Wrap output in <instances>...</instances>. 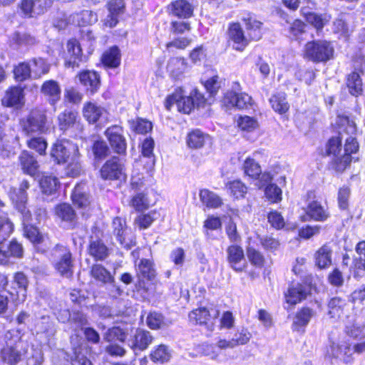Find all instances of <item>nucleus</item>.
I'll list each match as a JSON object with an SVG mask.
<instances>
[{"label":"nucleus","mask_w":365,"mask_h":365,"mask_svg":"<svg viewBox=\"0 0 365 365\" xmlns=\"http://www.w3.org/2000/svg\"><path fill=\"white\" fill-rule=\"evenodd\" d=\"M58 185L59 182L58 178L51 175L43 176L40 181L42 192L47 195L55 193Z\"/></svg>","instance_id":"obj_50"},{"label":"nucleus","mask_w":365,"mask_h":365,"mask_svg":"<svg viewBox=\"0 0 365 365\" xmlns=\"http://www.w3.org/2000/svg\"><path fill=\"white\" fill-rule=\"evenodd\" d=\"M78 113L70 110H65L58 115V125L60 130H67L77 122Z\"/></svg>","instance_id":"obj_36"},{"label":"nucleus","mask_w":365,"mask_h":365,"mask_svg":"<svg viewBox=\"0 0 365 365\" xmlns=\"http://www.w3.org/2000/svg\"><path fill=\"white\" fill-rule=\"evenodd\" d=\"M28 64L32 78L34 79L40 78L42 76L47 74L51 68V65L42 58H34L28 62Z\"/></svg>","instance_id":"obj_28"},{"label":"nucleus","mask_w":365,"mask_h":365,"mask_svg":"<svg viewBox=\"0 0 365 365\" xmlns=\"http://www.w3.org/2000/svg\"><path fill=\"white\" fill-rule=\"evenodd\" d=\"M314 315V312L310 308L303 307L299 309L295 314L292 323V329L294 331H304V328L308 325L310 319Z\"/></svg>","instance_id":"obj_25"},{"label":"nucleus","mask_w":365,"mask_h":365,"mask_svg":"<svg viewBox=\"0 0 365 365\" xmlns=\"http://www.w3.org/2000/svg\"><path fill=\"white\" fill-rule=\"evenodd\" d=\"M227 187L236 199L245 197L247 192V186L242 181L238 180L230 182L227 183Z\"/></svg>","instance_id":"obj_58"},{"label":"nucleus","mask_w":365,"mask_h":365,"mask_svg":"<svg viewBox=\"0 0 365 365\" xmlns=\"http://www.w3.org/2000/svg\"><path fill=\"white\" fill-rule=\"evenodd\" d=\"M103 63L110 68H116L120 63V50L117 46L111 47L102 56Z\"/></svg>","instance_id":"obj_41"},{"label":"nucleus","mask_w":365,"mask_h":365,"mask_svg":"<svg viewBox=\"0 0 365 365\" xmlns=\"http://www.w3.org/2000/svg\"><path fill=\"white\" fill-rule=\"evenodd\" d=\"M265 195L272 202H277L282 199V190L275 184H269L266 187Z\"/></svg>","instance_id":"obj_64"},{"label":"nucleus","mask_w":365,"mask_h":365,"mask_svg":"<svg viewBox=\"0 0 365 365\" xmlns=\"http://www.w3.org/2000/svg\"><path fill=\"white\" fill-rule=\"evenodd\" d=\"M79 81L87 91L96 93L101 86L100 75L92 71H83L78 75Z\"/></svg>","instance_id":"obj_24"},{"label":"nucleus","mask_w":365,"mask_h":365,"mask_svg":"<svg viewBox=\"0 0 365 365\" xmlns=\"http://www.w3.org/2000/svg\"><path fill=\"white\" fill-rule=\"evenodd\" d=\"M13 231V224L7 215L0 210V264H8L13 259L21 258L24 249L21 244L13 240L9 244L3 243Z\"/></svg>","instance_id":"obj_2"},{"label":"nucleus","mask_w":365,"mask_h":365,"mask_svg":"<svg viewBox=\"0 0 365 365\" xmlns=\"http://www.w3.org/2000/svg\"><path fill=\"white\" fill-rule=\"evenodd\" d=\"M340 122L342 126H344L342 133L348 136L345 138L343 154L335 159V170L338 172H342L346 169L351 161V155L356 153L359 150V143L354 136L356 132L355 123L350 120L348 117L340 118Z\"/></svg>","instance_id":"obj_4"},{"label":"nucleus","mask_w":365,"mask_h":365,"mask_svg":"<svg viewBox=\"0 0 365 365\" xmlns=\"http://www.w3.org/2000/svg\"><path fill=\"white\" fill-rule=\"evenodd\" d=\"M187 69V63L183 58L173 57L169 59L167 70L170 76L175 79L180 78Z\"/></svg>","instance_id":"obj_31"},{"label":"nucleus","mask_w":365,"mask_h":365,"mask_svg":"<svg viewBox=\"0 0 365 365\" xmlns=\"http://www.w3.org/2000/svg\"><path fill=\"white\" fill-rule=\"evenodd\" d=\"M334 53V47L327 41L308 42L305 46L307 57L314 62H325L329 60Z\"/></svg>","instance_id":"obj_7"},{"label":"nucleus","mask_w":365,"mask_h":365,"mask_svg":"<svg viewBox=\"0 0 365 365\" xmlns=\"http://www.w3.org/2000/svg\"><path fill=\"white\" fill-rule=\"evenodd\" d=\"M146 324L152 329H158L167 326L163 315L156 312H150L148 315Z\"/></svg>","instance_id":"obj_56"},{"label":"nucleus","mask_w":365,"mask_h":365,"mask_svg":"<svg viewBox=\"0 0 365 365\" xmlns=\"http://www.w3.org/2000/svg\"><path fill=\"white\" fill-rule=\"evenodd\" d=\"M242 170L244 174L252 179H257L262 174L261 166L252 158L247 157L243 164Z\"/></svg>","instance_id":"obj_38"},{"label":"nucleus","mask_w":365,"mask_h":365,"mask_svg":"<svg viewBox=\"0 0 365 365\" xmlns=\"http://www.w3.org/2000/svg\"><path fill=\"white\" fill-rule=\"evenodd\" d=\"M21 125L23 132L30 136L45 133L48 129L45 112L38 109L31 110L26 118L22 119Z\"/></svg>","instance_id":"obj_6"},{"label":"nucleus","mask_w":365,"mask_h":365,"mask_svg":"<svg viewBox=\"0 0 365 365\" xmlns=\"http://www.w3.org/2000/svg\"><path fill=\"white\" fill-rule=\"evenodd\" d=\"M208 138V135L197 129L192 130L188 134L187 137V143L190 148H200L204 145L205 140Z\"/></svg>","instance_id":"obj_47"},{"label":"nucleus","mask_w":365,"mask_h":365,"mask_svg":"<svg viewBox=\"0 0 365 365\" xmlns=\"http://www.w3.org/2000/svg\"><path fill=\"white\" fill-rule=\"evenodd\" d=\"M189 319L193 324L207 325L210 319V314L206 308L202 307L192 311L189 314Z\"/></svg>","instance_id":"obj_49"},{"label":"nucleus","mask_w":365,"mask_h":365,"mask_svg":"<svg viewBox=\"0 0 365 365\" xmlns=\"http://www.w3.org/2000/svg\"><path fill=\"white\" fill-rule=\"evenodd\" d=\"M51 158L58 164H68V173L73 177L77 176L81 171L80 153L76 144L68 140H61L53 144Z\"/></svg>","instance_id":"obj_1"},{"label":"nucleus","mask_w":365,"mask_h":365,"mask_svg":"<svg viewBox=\"0 0 365 365\" xmlns=\"http://www.w3.org/2000/svg\"><path fill=\"white\" fill-rule=\"evenodd\" d=\"M101 175L105 180H123L126 177L123 159L113 157L107 160L101 170Z\"/></svg>","instance_id":"obj_9"},{"label":"nucleus","mask_w":365,"mask_h":365,"mask_svg":"<svg viewBox=\"0 0 365 365\" xmlns=\"http://www.w3.org/2000/svg\"><path fill=\"white\" fill-rule=\"evenodd\" d=\"M200 198L202 202L207 207L217 208L222 203L220 196L207 189L200 190Z\"/></svg>","instance_id":"obj_43"},{"label":"nucleus","mask_w":365,"mask_h":365,"mask_svg":"<svg viewBox=\"0 0 365 365\" xmlns=\"http://www.w3.org/2000/svg\"><path fill=\"white\" fill-rule=\"evenodd\" d=\"M68 57L66 60L65 66L74 68L78 67L80 63L85 61L86 57L82 55L81 48L76 39H71L67 43Z\"/></svg>","instance_id":"obj_18"},{"label":"nucleus","mask_w":365,"mask_h":365,"mask_svg":"<svg viewBox=\"0 0 365 365\" xmlns=\"http://www.w3.org/2000/svg\"><path fill=\"white\" fill-rule=\"evenodd\" d=\"M227 261L230 267L237 272H242L244 266L241 265V262L245 259L244 251L242 248L236 245H230L227 249Z\"/></svg>","instance_id":"obj_23"},{"label":"nucleus","mask_w":365,"mask_h":365,"mask_svg":"<svg viewBox=\"0 0 365 365\" xmlns=\"http://www.w3.org/2000/svg\"><path fill=\"white\" fill-rule=\"evenodd\" d=\"M70 21L79 26L91 24L97 21L96 14L88 10H83L80 13L70 16Z\"/></svg>","instance_id":"obj_42"},{"label":"nucleus","mask_w":365,"mask_h":365,"mask_svg":"<svg viewBox=\"0 0 365 365\" xmlns=\"http://www.w3.org/2000/svg\"><path fill=\"white\" fill-rule=\"evenodd\" d=\"M51 259L55 269L62 277L69 278L73 275V261L68 247L60 244L56 245L51 250Z\"/></svg>","instance_id":"obj_5"},{"label":"nucleus","mask_w":365,"mask_h":365,"mask_svg":"<svg viewBox=\"0 0 365 365\" xmlns=\"http://www.w3.org/2000/svg\"><path fill=\"white\" fill-rule=\"evenodd\" d=\"M83 116L89 123H95L106 114V109L96 103L88 101L84 103Z\"/></svg>","instance_id":"obj_22"},{"label":"nucleus","mask_w":365,"mask_h":365,"mask_svg":"<svg viewBox=\"0 0 365 365\" xmlns=\"http://www.w3.org/2000/svg\"><path fill=\"white\" fill-rule=\"evenodd\" d=\"M14 78L18 82H23L32 78L28 62H21L14 68Z\"/></svg>","instance_id":"obj_55"},{"label":"nucleus","mask_w":365,"mask_h":365,"mask_svg":"<svg viewBox=\"0 0 365 365\" xmlns=\"http://www.w3.org/2000/svg\"><path fill=\"white\" fill-rule=\"evenodd\" d=\"M32 331L41 340L49 341L55 335L56 327L49 316L43 315L35 319Z\"/></svg>","instance_id":"obj_11"},{"label":"nucleus","mask_w":365,"mask_h":365,"mask_svg":"<svg viewBox=\"0 0 365 365\" xmlns=\"http://www.w3.org/2000/svg\"><path fill=\"white\" fill-rule=\"evenodd\" d=\"M91 274L94 279L104 284L112 282L114 279V277L111 275L110 272L98 264L92 266Z\"/></svg>","instance_id":"obj_45"},{"label":"nucleus","mask_w":365,"mask_h":365,"mask_svg":"<svg viewBox=\"0 0 365 365\" xmlns=\"http://www.w3.org/2000/svg\"><path fill=\"white\" fill-rule=\"evenodd\" d=\"M346 86L352 96H358L360 95L362 92V81L359 73L353 71L350 73L347 77Z\"/></svg>","instance_id":"obj_44"},{"label":"nucleus","mask_w":365,"mask_h":365,"mask_svg":"<svg viewBox=\"0 0 365 365\" xmlns=\"http://www.w3.org/2000/svg\"><path fill=\"white\" fill-rule=\"evenodd\" d=\"M345 305L344 299L337 297L331 298L328 304L329 315L331 318H339L342 314Z\"/></svg>","instance_id":"obj_51"},{"label":"nucleus","mask_w":365,"mask_h":365,"mask_svg":"<svg viewBox=\"0 0 365 365\" xmlns=\"http://www.w3.org/2000/svg\"><path fill=\"white\" fill-rule=\"evenodd\" d=\"M56 215L64 223L68 229H73L77 224V215L73 208L67 203L58 205L55 207Z\"/></svg>","instance_id":"obj_17"},{"label":"nucleus","mask_w":365,"mask_h":365,"mask_svg":"<svg viewBox=\"0 0 365 365\" xmlns=\"http://www.w3.org/2000/svg\"><path fill=\"white\" fill-rule=\"evenodd\" d=\"M308 286L299 283L290 285L287 292L284 293L286 302L291 305H295L305 299L309 293Z\"/></svg>","instance_id":"obj_16"},{"label":"nucleus","mask_w":365,"mask_h":365,"mask_svg":"<svg viewBox=\"0 0 365 365\" xmlns=\"http://www.w3.org/2000/svg\"><path fill=\"white\" fill-rule=\"evenodd\" d=\"M339 135L329 139L327 145V153L328 155H333V165L335 168V159L341 157V140L344 138L342 130L339 132Z\"/></svg>","instance_id":"obj_37"},{"label":"nucleus","mask_w":365,"mask_h":365,"mask_svg":"<svg viewBox=\"0 0 365 365\" xmlns=\"http://www.w3.org/2000/svg\"><path fill=\"white\" fill-rule=\"evenodd\" d=\"M346 333L354 338L365 336V325L354 322H349L345 327Z\"/></svg>","instance_id":"obj_59"},{"label":"nucleus","mask_w":365,"mask_h":365,"mask_svg":"<svg viewBox=\"0 0 365 365\" xmlns=\"http://www.w3.org/2000/svg\"><path fill=\"white\" fill-rule=\"evenodd\" d=\"M228 41L234 50L243 51L249 45L250 38L245 34L240 23H231L227 29Z\"/></svg>","instance_id":"obj_12"},{"label":"nucleus","mask_w":365,"mask_h":365,"mask_svg":"<svg viewBox=\"0 0 365 365\" xmlns=\"http://www.w3.org/2000/svg\"><path fill=\"white\" fill-rule=\"evenodd\" d=\"M71 198L73 204L78 207H87L90 204V200L86 185L83 183L78 184L73 189Z\"/></svg>","instance_id":"obj_32"},{"label":"nucleus","mask_w":365,"mask_h":365,"mask_svg":"<svg viewBox=\"0 0 365 365\" xmlns=\"http://www.w3.org/2000/svg\"><path fill=\"white\" fill-rule=\"evenodd\" d=\"M247 255L251 262L255 267H262L264 264V257L262 254L253 247L247 249Z\"/></svg>","instance_id":"obj_61"},{"label":"nucleus","mask_w":365,"mask_h":365,"mask_svg":"<svg viewBox=\"0 0 365 365\" xmlns=\"http://www.w3.org/2000/svg\"><path fill=\"white\" fill-rule=\"evenodd\" d=\"M332 250L327 245L320 247L314 255L315 264L320 269H325L331 264Z\"/></svg>","instance_id":"obj_33"},{"label":"nucleus","mask_w":365,"mask_h":365,"mask_svg":"<svg viewBox=\"0 0 365 365\" xmlns=\"http://www.w3.org/2000/svg\"><path fill=\"white\" fill-rule=\"evenodd\" d=\"M153 340V336L150 331L137 329L127 341L128 346L137 354L138 351H143L148 349Z\"/></svg>","instance_id":"obj_13"},{"label":"nucleus","mask_w":365,"mask_h":365,"mask_svg":"<svg viewBox=\"0 0 365 365\" xmlns=\"http://www.w3.org/2000/svg\"><path fill=\"white\" fill-rule=\"evenodd\" d=\"M307 21L313 25L317 30L322 29L329 21V19L324 16L319 15L314 13H310L307 16Z\"/></svg>","instance_id":"obj_63"},{"label":"nucleus","mask_w":365,"mask_h":365,"mask_svg":"<svg viewBox=\"0 0 365 365\" xmlns=\"http://www.w3.org/2000/svg\"><path fill=\"white\" fill-rule=\"evenodd\" d=\"M171 357L170 351L164 344H160L155 348L150 353V359L154 362L163 364L168 362Z\"/></svg>","instance_id":"obj_48"},{"label":"nucleus","mask_w":365,"mask_h":365,"mask_svg":"<svg viewBox=\"0 0 365 365\" xmlns=\"http://www.w3.org/2000/svg\"><path fill=\"white\" fill-rule=\"evenodd\" d=\"M113 235L120 245L126 250L131 249L135 245V238L131 229L128 228L124 220L114 218L113 221Z\"/></svg>","instance_id":"obj_8"},{"label":"nucleus","mask_w":365,"mask_h":365,"mask_svg":"<svg viewBox=\"0 0 365 365\" xmlns=\"http://www.w3.org/2000/svg\"><path fill=\"white\" fill-rule=\"evenodd\" d=\"M19 161L24 173L35 176L38 170V163L28 151H23L19 156Z\"/></svg>","instance_id":"obj_29"},{"label":"nucleus","mask_w":365,"mask_h":365,"mask_svg":"<svg viewBox=\"0 0 365 365\" xmlns=\"http://www.w3.org/2000/svg\"><path fill=\"white\" fill-rule=\"evenodd\" d=\"M109 14L104 20V24L110 28L115 27L118 22V16L124 12L123 0H111L108 4Z\"/></svg>","instance_id":"obj_21"},{"label":"nucleus","mask_w":365,"mask_h":365,"mask_svg":"<svg viewBox=\"0 0 365 365\" xmlns=\"http://www.w3.org/2000/svg\"><path fill=\"white\" fill-rule=\"evenodd\" d=\"M89 254L96 260H103L108 255V249L101 240L91 241L89 245Z\"/></svg>","instance_id":"obj_40"},{"label":"nucleus","mask_w":365,"mask_h":365,"mask_svg":"<svg viewBox=\"0 0 365 365\" xmlns=\"http://www.w3.org/2000/svg\"><path fill=\"white\" fill-rule=\"evenodd\" d=\"M105 134L115 153L119 155L125 153L127 143L120 127L111 126L106 129Z\"/></svg>","instance_id":"obj_14"},{"label":"nucleus","mask_w":365,"mask_h":365,"mask_svg":"<svg viewBox=\"0 0 365 365\" xmlns=\"http://www.w3.org/2000/svg\"><path fill=\"white\" fill-rule=\"evenodd\" d=\"M352 350L346 344L334 345L332 346V354L334 357L342 360L345 363H349L352 361Z\"/></svg>","instance_id":"obj_52"},{"label":"nucleus","mask_w":365,"mask_h":365,"mask_svg":"<svg viewBox=\"0 0 365 365\" xmlns=\"http://www.w3.org/2000/svg\"><path fill=\"white\" fill-rule=\"evenodd\" d=\"M30 187L29 182L26 180H24L19 189V193L15 200V207L19 212L21 213L26 220L31 218V211L26 207L27 193L26 190Z\"/></svg>","instance_id":"obj_20"},{"label":"nucleus","mask_w":365,"mask_h":365,"mask_svg":"<svg viewBox=\"0 0 365 365\" xmlns=\"http://www.w3.org/2000/svg\"><path fill=\"white\" fill-rule=\"evenodd\" d=\"M23 88L19 86L11 88L2 98V104L7 107L21 105L24 98Z\"/></svg>","instance_id":"obj_30"},{"label":"nucleus","mask_w":365,"mask_h":365,"mask_svg":"<svg viewBox=\"0 0 365 365\" xmlns=\"http://www.w3.org/2000/svg\"><path fill=\"white\" fill-rule=\"evenodd\" d=\"M272 109L279 114H284L289 109V104L287 101V95L284 92L273 94L269 98Z\"/></svg>","instance_id":"obj_34"},{"label":"nucleus","mask_w":365,"mask_h":365,"mask_svg":"<svg viewBox=\"0 0 365 365\" xmlns=\"http://www.w3.org/2000/svg\"><path fill=\"white\" fill-rule=\"evenodd\" d=\"M159 217L160 214L157 211L152 210L147 214L138 215L136 217L135 222L138 225L140 229H147L155 220L158 219Z\"/></svg>","instance_id":"obj_54"},{"label":"nucleus","mask_w":365,"mask_h":365,"mask_svg":"<svg viewBox=\"0 0 365 365\" xmlns=\"http://www.w3.org/2000/svg\"><path fill=\"white\" fill-rule=\"evenodd\" d=\"M252 98L245 93H238L236 91H227L223 98L222 103L227 107L246 109L252 105Z\"/></svg>","instance_id":"obj_15"},{"label":"nucleus","mask_w":365,"mask_h":365,"mask_svg":"<svg viewBox=\"0 0 365 365\" xmlns=\"http://www.w3.org/2000/svg\"><path fill=\"white\" fill-rule=\"evenodd\" d=\"M21 217L26 237L34 243H39L41 237L39 235L38 229L32 225V215H31V218L28 220H26L22 215Z\"/></svg>","instance_id":"obj_46"},{"label":"nucleus","mask_w":365,"mask_h":365,"mask_svg":"<svg viewBox=\"0 0 365 365\" xmlns=\"http://www.w3.org/2000/svg\"><path fill=\"white\" fill-rule=\"evenodd\" d=\"M4 339L5 345L0 350V359L8 365H16L26 354L28 346L21 340L18 330L7 331Z\"/></svg>","instance_id":"obj_3"},{"label":"nucleus","mask_w":365,"mask_h":365,"mask_svg":"<svg viewBox=\"0 0 365 365\" xmlns=\"http://www.w3.org/2000/svg\"><path fill=\"white\" fill-rule=\"evenodd\" d=\"M127 334L124 330L118 327H113L107 330L104 334V339L107 341L114 343L115 341H125Z\"/></svg>","instance_id":"obj_57"},{"label":"nucleus","mask_w":365,"mask_h":365,"mask_svg":"<svg viewBox=\"0 0 365 365\" xmlns=\"http://www.w3.org/2000/svg\"><path fill=\"white\" fill-rule=\"evenodd\" d=\"M170 9L172 14L178 18H190L193 14V6L187 0H176L172 2Z\"/></svg>","instance_id":"obj_27"},{"label":"nucleus","mask_w":365,"mask_h":365,"mask_svg":"<svg viewBox=\"0 0 365 365\" xmlns=\"http://www.w3.org/2000/svg\"><path fill=\"white\" fill-rule=\"evenodd\" d=\"M237 124L242 130L247 132H251L258 127L257 120L247 115L240 116L237 120Z\"/></svg>","instance_id":"obj_60"},{"label":"nucleus","mask_w":365,"mask_h":365,"mask_svg":"<svg viewBox=\"0 0 365 365\" xmlns=\"http://www.w3.org/2000/svg\"><path fill=\"white\" fill-rule=\"evenodd\" d=\"M306 212L309 218L317 221H324L329 215L322 205L317 201L309 204Z\"/></svg>","instance_id":"obj_39"},{"label":"nucleus","mask_w":365,"mask_h":365,"mask_svg":"<svg viewBox=\"0 0 365 365\" xmlns=\"http://www.w3.org/2000/svg\"><path fill=\"white\" fill-rule=\"evenodd\" d=\"M61 88L58 83L53 80L45 81L41 88V92L46 97L51 105H55L61 97Z\"/></svg>","instance_id":"obj_26"},{"label":"nucleus","mask_w":365,"mask_h":365,"mask_svg":"<svg viewBox=\"0 0 365 365\" xmlns=\"http://www.w3.org/2000/svg\"><path fill=\"white\" fill-rule=\"evenodd\" d=\"M250 41H258L262 38V23L257 21L251 14H245L242 17Z\"/></svg>","instance_id":"obj_19"},{"label":"nucleus","mask_w":365,"mask_h":365,"mask_svg":"<svg viewBox=\"0 0 365 365\" xmlns=\"http://www.w3.org/2000/svg\"><path fill=\"white\" fill-rule=\"evenodd\" d=\"M130 205L138 212L147 210L150 205L147 195L143 192H137L133 196Z\"/></svg>","instance_id":"obj_53"},{"label":"nucleus","mask_w":365,"mask_h":365,"mask_svg":"<svg viewBox=\"0 0 365 365\" xmlns=\"http://www.w3.org/2000/svg\"><path fill=\"white\" fill-rule=\"evenodd\" d=\"M137 266V274L143 279L152 280L155 278L156 272L153 263L148 259H141Z\"/></svg>","instance_id":"obj_35"},{"label":"nucleus","mask_w":365,"mask_h":365,"mask_svg":"<svg viewBox=\"0 0 365 365\" xmlns=\"http://www.w3.org/2000/svg\"><path fill=\"white\" fill-rule=\"evenodd\" d=\"M176 105L178 110L184 113H189L195 107L192 96H185L183 91L178 88L172 95L167 97L165 103L167 110H170L173 105Z\"/></svg>","instance_id":"obj_10"},{"label":"nucleus","mask_w":365,"mask_h":365,"mask_svg":"<svg viewBox=\"0 0 365 365\" xmlns=\"http://www.w3.org/2000/svg\"><path fill=\"white\" fill-rule=\"evenodd\" d=\"M27 145L29 148L35 150L40 155L45 153L47 148V143L42 137H34L27 140Z\"/></svg>","instance_id":"obj_62"}]
</instances>
